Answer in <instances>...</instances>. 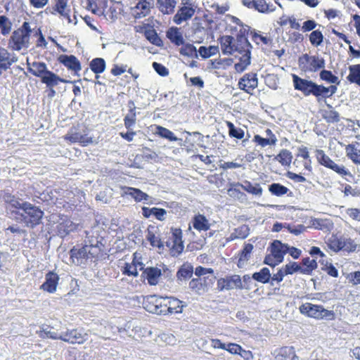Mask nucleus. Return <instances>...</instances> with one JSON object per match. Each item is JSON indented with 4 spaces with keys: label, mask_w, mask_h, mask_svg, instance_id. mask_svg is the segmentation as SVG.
<instances>
[{
    "label": "nucleus",
    "mask_w": 360,
    "mask_h": 360,
    "mask_svg": "<svg viewBox=\"0 0 360 360\" xmlns=\"http://www.w3.org/2000/svg\"><path fill=\"white\" fill-rule=\"evenodd\" d=\"M52 15H59L70 22V8L68 0H54V4L50 9Z\"/></svg>",
    "instance_id": "15"
},
{
    "label": "nucleus",
    "mask_w": 360,
    "mask_h": 360,
    "mask_svg": "<svg viewBox=\"0 0 360 360\" xmlns=\"http://www.w3.org/2000/svg\"><path fill=\"white\" fill-rule=\"evenodd\" d=\"M77 226V224H75L70 219H66L59 224L58 231L60 234L67 236L70 233L76 231Z\"/></svg>",
    "instance_id": "46"
},
{
    "label": "nucleus",
    "mask_w": 360,
    "mask_h": 360,
    "mask_svg": "<svg viewBox=\"0 0 360 360\" xmlns=\"http://www.w3.org/2000/svg\"><path fill=\"white\" fill-rule=\"evenodd\" d=\"M152 1L153 0H139L135 7L136 10L135 17L136 18L145 17L150 13Z\"/></svg>",
    "instance_id": "32"
},
{
    "label": "nucleus",
    "mask_w": 360,
    "mask_h": 360,
    "mask_svg": "<svg viewBox=\"0 0 360 360\" xmlns=\"http://www.w3.org/2000/svg\"><path fill=\"white\" fill-rule=\"evenodd\" d=\"M89 66L94 73L96 75L101 74L105 69V62L103 58H96L90 62Z\"/></svg>",
    "instance_id": "53"
},
{
    "label": "nucleus",
    "mask_w": 360,
    "mask_h": 360,
    "mask_svg": "<svg viewBox=\"0 0 360 360\" xmlns=\"http://www.w3.org/2000/svg\"><path fill=\"white\" fill-rule=\"evenodd\" d=\"M155 134L159 136L166 139L170 141H176L178 140V138L172 131L162 126H156Z\"/></svg>",
    "instance_id": "54"
},
{
    "label": "nucleus",
    "mask_w": 360,
    "mask_h": 360,
    "mask_svg": "<svg viewBox=\"0 0 360 360\" xmlns=\"http://www.w3.org/2000/svg\"><path fill=\"white\" fill-rule=\"evenodd\" d=\"M269 191L276 196H282L288 193L289 189L278 183H274L269 187Z\"/></svg>",
    "instance_id": "57"
},
{
    "label": "nucleus",
    "mask_w": 360,
    "mask_h": 360,
    "mask_svg": "<svg viewBox=\"0 0 360 360\" xmlns=\"http://www.w3.org/2000/svg\"><path fill=\"white\" fill-rule=\"evenodd\" d=\"M63 138L69 144L78 143L82 147L94 143V139L88 135L87 129L81 128L79 124L72 126Z\"/></svg>",
    "instance_id": "9"
},
{
    "label": "nucleus",
    "mask_w": 360,
    "mask_h": 360,
    "mask_svg": "<svg viewBox=\"0 0 360 360\" xmlns=\"http://www.w3.org/2000/svg\"><path fill=\"white\" fill-rule=\"evenodd\" d=\"M323 34L319 30L312 31V32L309 34V41L312 45L315 46H319L323 42Z\"/></svg>",
    "instance_id": "59"
},
{
    "label": "nucleus",
    "mask_w": 360,
    "mask_h": 360,
    "mask_svg": "<svg viewBox=\"0 0 360 360\" xmlns=\"http://www.w3.org/2000/svg\"><path fill=\"white\" fill-rule=\"evenodd\" d=\"M233 25L226 27L232 36L224 35L219 39L221 51L224 54H233L239 59V62L235 64L237 72H241L250 64L252 45L248 40V25L243 24L240 19L232 16Z\"/></svg>",
    "instance_id": "1"
},
{
    "label": "nucleus",
    "mask_w": 360,
    "mask_h": 360,
    "mask_svg": "<svg viewBox=\"0 0 360 360\" xmlns=\"http://www.w3.org/2000/svg\"><path fill=\"white\" fill-rule=\"evenodd\" d=\"M17 60L18 58L14 54H11L6 49L0 47V68L7 70Z\"/></svg>",
    "instance_id": "26"
},
{
    "label": "nucleus",
    "mask_w": 360,
    "mask_h": 360,
    "mask_svg": "<svg viewBox=\"0 0 360 360\" xmlns=\"http://www.w3.org/2000/svg\"><path fill=\"white\" fill-rule=\"evenodd\" d=\"M158 302H160V304H158V311L156 314L160 315H167L169 314V309L167 307V297H164L162 296H159Z\"/></svg>",
    "instance_id": "62"
},
{
    "label": "nucleus",
    "mask_w": 360,
    "mask_h": 360,
    "mask_svg": "<svg viewBox=\"0 0 360 360\" xmlns=\"http://www.w3.org/2000/svg\"><path fill=\"white\" fill-rule=\"evenodd\" d=\"M328 249L334 252L340 251L352 252L356 250L357 245L355 241L350 238L338 236L337 234H333L326 241Z\"/></svg>",
    "instance_id": "8"
},
{
    "label": "nucleus",
    "mask_w": 360,
    "mask_h": 360,
    "mask_svg": "<svg viewBox=\"0 0 360 360\" xmlns=\"http://www.w3.org/2000/svg\"><path fill=\"white\" fill-rule=\"evenodd\" d=\"M159 296L153 295L148 296L144 299L143 305L144 309L150 313L156 314L158 311V304L160 302H158Z\"/></svg>",
    "instance_id": "35"
},
{
    "label": "nucleus",
    "mask_w": 360,
    "mask_h": 360,
    "mask_svg": "<svg viewBox=\"0 0 360 360\" xmlns=\"http://www.w3.org/2000/svg\"><path fill=\"white\" fill-rule=\"evenodd\" d=\"M250 233V229L248 225L243 224L236 228L230 234L228 240H234L236 239H245Z\"/></svg>",
    "instance_id": "40"
},
{
    "label": "nucleus",
    "mask_w": 360,
    "mask_h": 360,
    "mask_svg": "<svg viewBox=\"0 0 360 360\" xmlns=\"http://www.w3.org/2000/svg\"><path fill=\"white\" fill-rule=\"evenodd\" d=\"M122 272L124 275H127L129 276L137 277L139 275L138 270L136 268V265L134 264L126 262L123 269H122Z\"/></svg>",
    "instance_id": "60"
},
{
    "label": "nucleus",
    "mask_w": 360,
    "mask_h": 360,
    "mask_svg": "<svg viewBox=\"0 0 360 360\" xmlns=\"http://www.w3.org/2000/svg\"><path fill=\"white\" fill-rule=\"evenodd\" d=\"M42 83L45 84L48 87H53L58 83H68L69 81L60 77L53 72L48 70L46 73L41 79Z\"/></svg>",
    "instance_id": "28"
},
{
    "label": "nucleus",
    "mask_w": 360,
    "mask_h": 360,
    "mask_svg": "<svg viewBox=\"0 0 360 360\" xmlns=\"http://www.w3.org/2000/svg\"><path fill=\"white\" fill-rule=\"evenodd\" d=\"M349 75L347 80L351 84L360 86V64L352 65L348 68Z\"/></svg>",
    "instance_id": "36"
},
{
    "label": "nucleus",
    "mask_w": 360,
    "mask_h": 360,
    "mask_svg": "<svg viewBox=\"0 0 360 360\" xmlns=\"http://www.w3.org/2000/svg\"><path fill=\"white\" fill-rule=\"evenodd\" d=\"M167 37L176 46L183 45L184 43L183 35L177 27H171L167 32Z\"/></svg>",
    "instance_id": "41"
},
{
    "label": "nucleus",
    "mask_w": 360,
    "mask_h": 360,
    "mask_svg": "<svg viewBox=\"0 0 360 360\" xmlns=\"http://www.w3.org/2000/svg\"><path fill=\"white\" fill-rule=\"evenodd\" d=\"M238 88L244 92L252 95L254 90L258 86L257 75L255 72H248L238 80Z\"/></svg>",
    "instance_id": "13"
},
{
    "label": "nucleus",
    "mask_w": 360,
    "mask_h": 360,
    "mask_svg": "<svg viewBox=\"0 0 360 360\" xmlns=\"http://www.w3.org/2000/svg\"><path fill=\"white\" fill-rule=\"evenodd\" d=\"M322 270L326 271L329 276L337 278L338 277V271L331 263H326Z\"/></svg>",
    "instance_id": "64"
},
{
    "label": "nucleus",
    "mask_w": 360,
    "mask_h": 360,
    "mask_svg": "<svg viewBox=\"0 0 360 360\" xmlns=\"http://www.w3.org/2000/svg\"><path fill=\"white\" fill-rule=\"evenodd\" d=\"M146 240L150 245L158 249L160 252L164 250L165 243L161 238V233L158 226L149 224L146 230Z\"/></svg>",
    "instance_id": "12"
},
{
    "label": "nucleus",
    "mask_w": 360,
    "mask_h": 360,
    "mask_svg": "<svg viewBox=\"0 0 360 360\" xmlns=\"http://www.w3.org/2000/svg\"><path fill=\"white\" fill-rule=\"evenodd\" d=\"M266 135L268 138H263L261 136L256 134L253 137V142L261 147H265L266 146H274L278 141L276 135L270 129H266L265 131Z\"/></svg>",
    "instance_id": "23"
},
{
    "label": "nucleus",
    "mask_w": 360,
    "mask_h": 360,
    "mask_svg": "<svg viewBox=\"0 0 360 360\" xmlns=\"http://www.w3.org/2000/svg\"><path fill=\"white\" fill-rule=\"evenodd\" d=\"M162 276V269L157 266H148L143 269L142 276L147 281L150 285L158 284Z\"/></svg>",
    "instance_id": "19"
},
{
    "label": "nucleus",
    "mask_w": 360,
    "mask_h": 360,
    "mask_svg": "<svg viewBox=\"0 0 360 360\" xmlns=\"http://www.w3.org/2000/svg\"><path fill=\"white\" fill-rule=\"evenodd\" d=\"M59 279V276L56 273L52 271H49L45 275V281L40 286V289L49 293L55 292Z\"/></svg>",
    "instance_id": "18"
},
{
    "label": "nucleus",
    "mask_w": 360,
    "mask_h": 360,
    "mask_svg": "<svg viewBox=\"0 0 360 360\" xmlns=\"http://www.w3.org/2000/svg\"><path fill=\"white\" fill-rule=\"evenodd\" d=\"M249 31L248 36H250L251 40L257 46H271L273 44V39L268 34H264L262 32L251 29L248 26Z\"/></svg>",
    "instance_id": "17"
},
{
    "label": "nucleus",
    "mask_w": 360,
    "mask_h": 360,
    "mask_svg": "<svg viewBox=\"0 0 360 360\" xmlns=\"http://www.w3.org/2000/svg\"><path fill=\"white\" fill-rule=\"evenodd\" d=\"M299 311L305 316L317 320L334 321L336 318L334 311L326 309L323 305L310 302L301 304Z\"/></svg>",
    "instance_id": "5"
},
{
    "label": "nucleus",
    "mask_w": 360,
    "mask_h": 360,
    "mask_svg": "<svg viewBox=\"0 0 360 360\" xmlns=\"http://www.w3.org/2000/svg\"><path fill=\"white\" fill-rule=\"evenodd\" d=\"M188 136L185 138V140L180 146L184 149L188 153H193L198 150L196 141L192 138V134L191 132H186Z\"/></svg>",
    "instance_id": "52"
},
{
    "label": "nucleus",
    "mask_w": 360,
    "mask_h": 360,
    "mask_svg": "<svg viewBox=\"0 0 360 360\" xmlns=\"http://www.w3.org/2000/svg\"><path fill=\"white\" fill-rule=\"evenodd\" d=\"M177 0H156V6L163 15H172L174 13Z\"/></svg>",
    "instance_id": "25"
},
{
    "label": "nucleus",
    "mask_w": 360,
    "mask_h": 360,
    "mask_svg": "<svg viewBox=\"0 0 360 360\" xmlns=\"http://www.w3.org/2000/svg\"><path fill=\"white\" fill-rule=\"evenodd\" d=\"M226 124L229 129V135L231 137L238 139H242L244 137L245 132L241 128H236L234 124L230 122L226 121Z\"/></svg>",
    "instance_id": "55"
},
{
    "label": "nucleus",
    "mask_w": 360,
    "mask_h": 360,
    "mask_svg": "<svg viewBox=\"0 0 360 360\" xmlns=\"http://www.w3.org/2000/svg\"><path fill=\"white\" fill-rule=\"evenodd\" d=\"M28 71L37 77H42L48 71L46 65L43 62H33L32 64V67L28 68Z\"/></svg>",
    "instance_id": "44"
},
{
    "label": "nucleus",
    "mask_w": 360,
    "mask_h": 360,
    "mask_svg": "<svg viewBox=\"0 0 360 360\" xmlns=\"http://www.w3.org/2000/svg\"><path fill=\"white\" fill-rule=\"evenodd\" d=\"M24 210L22 212L11 210V214L17 221L25 224V226L34 229L39 226L42 221L44 212L38 206L25 201Z\"/></svg>",
    "instance_id": "3"
},
{
    "label": "nucleus",
    "mask_w": 360,
    "mask_h": 360,
    "mask_svg": "<svg viewBox=\"0 0 360 360\" xmlns=\"http://www.w3.org/2000/svg\"><path fill=\"white\" fill-rule=\"evenodd\" d=\"M5 202L8 205L10 212L11 210L22 211L24 210L25 202H20L18 199L10 193L6 194Z\"/></svg>",
    "instance_id": "47"
},
{
    "label": "nucleus",
    "mask_w": 360,
    "mask_h": 360,
    "mask_svg": "<svg viewBox=\"0 0 360 360\" xmlns=\"http://www.w3.org/2000/svg\"><path fill=\"white\" fill-rule=\"evenodd\" d=\"M252 278L257 282L265 284L270 282L271 274L267 267H263L259 271L255 272L252 276Z\"/></svg>",
    "instance_id": "42"
},
{
    "label": "nucleus",
    "mask_w": 360,
    "mask_h": 360,
    "mask_svg": "<svg viewBox=\"0 0 360 360\" xmlns=\"http://www.w3.org/2000/svg\"><path fill=\"white\" fill-rule=\"evenodd\" d=\"M292 78L295 90L302 92L305 96L312 95L318 101L332 97L338 90L336 85L325 86L311 80L301 78L295 74L292 75Z\"/></svg>",
    "instance_id": "2"
},
{
    "label": "nucleus",
    "mask_w": 360,
    "mask_h": 360,
    "mask_svg": "<svg viewBox=\"0 0 360 360\" xmlns=\"http://www.w3.org/2000/svg\"><path fill=\"white\" fill-rule=\"evenodd\" d=\"M191 224L193 229L199 232L207 231L210 230L211 226V224L206 217L200 213L195 214L193 217Z\"/></svg>",
    "instance_id": "24"
},
{
    "label": "nucleus",
    "mask_w": 360,
    "mask_h": 360,
    "mask_svg": "<svg viewBox=\"0 0 360 360\" xmlns=\"http://www.w3.org/2000/svg\"><path fill=\"white\" fill-rule=\"evenodd\" d=\"M145 37L153 44L160 46L162 44V41L158 36L157 32L153 27L150 26L148 29L144 30Z\"/></svg>",
    "instance_id": "51"
},
{
    "label": "nucleus",
    "mask_w": 360,
    "mask_h": 360,
    "mask_svg": "<svg viewBox=\"0 0 360 360\" xmlns=\"http://www.w3.org/2000/svg\"><path fill=\"white\" fill-rule=\"evenodd\" d=\"M299 65L305 72H316L325 67V60L316 56L304 54L300 58Z\"/></svg>",
    "instance_id": "11"
},
{
    "label": "nucleus",
    "mask_w": 360,
    "mask_h": 360,
    "mask_svg": "<svg viewBox=\"0 0 360 360\" xmlns=\"http://www.w3.org/2000/svg\"><path fill=\"white\" fill-rule=\"evenodd\" d=\"M297 157H300L304 159L303 165L307 171H312L311 160L309 157L308 148L306 146H302L298 148V153L297 154Z\"/></svg>",
    "instance_id": "49"
},
{
    "label": "nucleus",
    "mask_w": 360,
    "mask_h": 360,
    "mask_svg": "<svg viewBox=\"0 0 360 360\" xmlns=\"http://www.w3.org/2000/svg\"><path fill=\"white\" fill-rule=\"evenodd\" d=\"M70 259L72 263L82 262L83 259H88L89 258V250L87 245H84L82 247L74 246L70 250Z\"/></svg>",
    "instance_id": "22"
},
{
    "label": "nucleus",
    "mask_w": 360,
    "mask_h": 360,
    "mask_svg": "<svg viewBox=\"0 0 360 360\" xmlns=\"http://www.w3.org/2000/svg\"><path fill=\"white\" fill-rule=\"evenodd\" d=\"M322 117L328 123H338L340 120L339 112L329 104L327 105V108L323 110Z\"/></svg>",
    "instance_id": "34"
},
{
    "label": "nucleus",
    "mask_w": 360,
    "mask_h": 360,
    "mask_svg": "<svg viewBox=\"0 0 360 360\" xmlns=\"http://www.w3.org/2000/svg\"><path fill=\"white\" fill-rule=\"evenodd\" d=\"M193 266L189 263L183 264L176 272V277L179 280H186L193 276Z\"/></svg>",
    "instance_id": "43"
},
{
    "label": "nucleus",
    "mask_w": 360,
    "mask_h": 360,
    "mask_svg": "<svg viewBox=\"0 0 360 360\" xmlns=\"http://www.w3.org/2000/svg\"><path fill=\"white\" fill-rule=\"evenodd\" d=\"M180 53L183 56L193 57L197 56L196 48L191 44H183L180 49Z\"/></svg>",
    "instance_id": "61"
},
{
    "label": "nucleus",
    "mask_w": 360,
    "mask_h": 360,
    "mask_svg": "<svg viewBox=\"0 0 360 360\" xmlns=\"http://www.w3.org/2000/svg\"><path fill=\"white\" fill-rule=\"evenodd\" d=\"M319 76L321 80L327 82L330 84H335L336 85L340 84L338 77L333 75V72L330 70H322L319 74Z\"/></svg>",
    "instance_id": "56"
},
{
    "label": "nucleus",
    "mask_w": 360,
    "mask_h": 360,
    "mask_svg": "<svg viewBox=\"0 0 360 360\" xmlns=\"http://www.w3.org/2000/svg\"><path fill=\"white\" fill-rule=\"evenodd\" d=\"M315 157L317 162L336 173L342 178L348 180L347 177L352 178L351 172L342 164H339L333 160L322 149L315 150Z\"/></svg>",
    "instance_id": "4"
},
{
    "label": "nucleus",
    "mask_w": 360,
    "mask_h": 360,
    "mask_svg": "<svg viewBox=\"0 0 360 360\" xmlns=\"http://www.w3.org/2000/svg\"><path fill=\"white\" fill-rule=\"evenodd\" d=\"M236 186H240L245 191L256 196H261L262 195V188L259 184H252L249 181H245L243 184L237 182Z\"/></svg>",
    "instance_id": "30"
},
{
    "label": "nucleus",
    "mask_w": 360,
    "mask_h": 360,
    "mask_svg": "<svg viewBox=\"0 0 360 360\" xmlns=\"http://www.w3.org/2000/svg\"><path fill=\"white\" fill-rule=\"evenodd\" d=\"M195 9L191 4L189 6L180 7L176 13L174 15L173 21L176 25H180L183 22L191 19L195 14Z\"/></svg>",
    "instance_id": "21"
},
{
    "label": "nucleus",
    "mask_w": 360,
    "mask_h": 360,
    "mask_svg": "<svg viewBox=\"0 0 360 360\" xmlns=\"http://www.w3.org/2000/svg\"><path fill=\"white\" fill-rule=\"evenodd\" d=\"M268 254L264 257V263L274 267L283 261L284 255L288 252V245L278 240H274L267 249Z\"/></svg>",
    "instance_id": "7"
},
{
    "label": "nucleus",
    "mask_w": 360,
    "mask_h": 360,
    "mask_svg": "<svg viewBox=\"0 0 360 360\" xmlns=\"http://www.w3.org/2000/svg\"><path fill=\"white\" fill-rule=\"evenodd\" d=\"M13 23L5 15H0V34L4 37L8 36L12 30Z\"/></svg>",
    "instance_id": "50"
},
{
    "label": "nucleus",
    "mask_w": 360,
    "mask_h": 360,
    "mask_svg": "<svg viewBox=\"0 0 360 360\" xmlns=\"http://www.w3.org/2000/svg\"><path fill=\"white\" fill-rule=\"evenodd\" d=\"M217 288L219 290H231L233 288L242 290L243 288L248 289V287L243 285L241 278L239 275L234 274L221 278L217 281Z\"/></svg>",
    "instance_id": "14"
},
{
    "label": "nucleus",
    "mask_w": 360,
    "mask_h": 360,
    "mask_svg": "<svg viewBox=\"0 0 360 360\" xmlns=\"http://www.w3.org/2000/svg\"><path fill=\"white\" fill-rule=\"evenodd\" d=\"M88 339V334L77 329L68 330L62 334V340L71 344H83Z\"/></svg>",
    "instance_id": "16"
},
{
    "label": "nucleus",
    "mask_w": 360,
    "mask_h": 360,
    "mask_svg": "<svg viewBox=\"0 0 360 360\" xmlns=\"http://www.w3.org/2000/svg\"><path fill=\"white\" fill-rule=\"evenodd\" d=\"M283 269L284 270V274H286V275L292 274L297 271H300L301 273V265L295 262L285 264Z\"/></svg>",
    "instance_id": "63"
},
{
    "label": "nucleus",
    "mask_w": 360,
    "mask_h": 360,
    "mask_svg": "<svg viewBox=\"0 0 360 360\" xmlns=\"http://www.w3.org/2000/svg\"><path fill=\"white\" fill-rule=\"evenodd\" d=\"M345 152L347 157L355 165H360V149L354 143L346 146Z\"/></svg>",
    "instance_id": "38"
},
{
    "label": "nucleus",
    "mask_w": 360,
    "mask_h": 360,
    "mask_svg": "<svg viewBox=\"0 0 360 360\" xmlns=\"http://www.w3.org/2000/svg\"><path fill=\"white\" fill-rule=\"evenodd\" d=\"M122 190L124 195L131 196L136 202L147 201L149 199V195L139 188L124 186Z\"/></svg>",
    "instance_id": "27"
},
{
    "label": "nucleus",
    "mask_w": 360,
    "mask_h": 360,
    "mask_svg": "<svg viewBox=\"0 0 360 360\" xmlns=\"http://www.w3.org/2000/svg\"><path fill=\"white\" fill-rule=\"evenodd\" d=\"M254 246L251 243H245L243 249L239 252V257L238 262V266L240 267L242 264L248 262L251 256V253Z\"/></svg>",
    "instance_id": "45"
},
{
    "label": "nucleus",
    "mask_w": 360,
    "mask_h": 360,
    "mask_svg": "<svg viewBox=\"0 0 360 360\" xmlns=\"http://www.w3.org/2000/svg\"><path fill=\"white\" fill-rule=\"evenodd\" d=\"M202 283L201 278H193L189 282V288L198 294H200L202 292H205V285Z\"/></svg>",
    "instance_id": "58"
},
{
    "label": "nucleus",
    "mask_w": 360,
    "mask_h": 360,
    "mask_svg": "<svg viewBox=\"0 0 360 360\" xmlns=\"http://www.w3.org/2000/svg\"><path fill=\"white\" fill-rule=\"evenodd\" d=\"M242 4L248 8H255L260 13L269 11V5L265 0H242Z\"/></svg>",
    "instance_id": "29"
},
{
    "label": "nucleus",
    "mask_w": 360,
    "mask_h": 360,
    "mask_svg": "<svg viewBox=\"0 0 360 360\" xmlns=\"http://www.w3.org/2000/svg\"><path fill=\"white\" fill-rule=\"evenodd\" d=\"M32 30L28 22H24L22 25L14 30L8 39L9 47L14 51H20L29 45Z\"/></svg>",
    "instance_id": "6"
},
{
    "label": "nucleus",
    "mask_w": 360,
    "mask_h": 360,
    "mask_svg": "<svg viewBox=\"0 0 360 360\" xmlns=\"http://www.w3.org/2000/svg\"><path fill=\"white\" fill-rule=\"evenodd\" d=\"M300 265L301 273L306 275H310L318 266L316 260L311 259L309 257L303 258Z\"/></svg>",
    "instance_id": "39"
},
{
    "label": "nucleus",
    "mask_w": 360,
    "mask_h": 360,
    "mask_svg": "<svg viewBox=\"0 0 360 360\" xmlns=\"http://www.w3.org/2000/svg\"><path fill=\"white\" fill-rule=\"evenodd\" d=\"M171 233L172 236L165 242V245L168 248L169 255L176 257L182 253L184 249L182 240L183 233L180 228H172Z\"/></svg>",
    "instance_id": "10"
},
{
    "label": "nucleus",
    "mask_w": 360,
    "mask_h": 360,
    "mask_svg": "<svg viewBox=\"0 0 360 360\" xmlns=\"http://www.w3.org/2000/svg\"><path fill=\"white\" fill-rule=\"evenodd\" d=\"M167 299L169 314H180L183 311L185 305L181 300L174 297H167Z\"/></svg>",
    "instance_id": "33"
},
{
    "label": "nucleus",
    "mask_w": 360,
    "mask_h": 360,
    "mask_svg": "<svg viewBox=\"0 0 360 360\" xmlns=\"http://www.w3.org/2000/svg\"><path fill=\"white\" fill-rule=\"evenodd\" d=\"M129 113L124 118V127L128 129H131L132 127L134 126L136 123V107L134 106V103L133 101H130L129 102Z\"/></svg>",
    "instance_id": "37"
},
{
    "label": "nucleus",
    "mask_w": 360,
    "mask_h": 360,
    "mask_svg": "<svg viewBox=\"0 0 360 360\" xmlns=\"http://www.w3.org/2000/svg\"><path fill=\"white\" fill-rule=\"evenodd\" d=\"M274 159L284 167L290 166L292 160V155L290 150L282 149L279 153L275 156Z\"/></svg>",
    "instance_id": "48"
},
{
    "label": "nucleus",
    "mask_w": 360,
    "mask_h": 360,
    "mask_svg": "<svg viewBox=\"0 0 360 360\" xmlns=\"http://www.w3.org/2000/svg\"><path fill=\"white\" fill-rule=\"evenodd\" d=\"M278 360H294L297 357L293 347H282L276 351Z\"/></svg>",
    "instance_id": "31"
},
{
    "label": "nucleus",
    "mask_w": 360,
    "mask_h": 360,
    "mask_svg": "<svg viewBox=\"0 0 360 360\" xmlns=\"http://www.w3.org/2000/svg\"><path fill=\"white\" fill-rule=\"evenodd\" d=\"M58 61L68 70H72L76 73L81 70V63L74 55H60L58 58Z\"/></svg>",
    "instance_id": "20"
}]
</instances>
